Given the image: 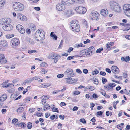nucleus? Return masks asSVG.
<instances>
[{"instance_id":"obj_1","label":"nucleus","mask_w":130,"mask_h":130,"mask_svg":"<svg viewBox=\"0 0 130 130\" xmlns=\"http://www.w3.org/2000/svg\"><path fill=\"white\" fill-rule=\"evenodd\" d=\"M75 1V0H61V3L58 4L56 5V9L60 11H62L65 9V5H71Z\"/></svg>"},{"instance_id":"obj_2","label":"nucleus","mask_w":130,"mask_h":130,"mask_svg":"<svg viewBox=\"0 0 130 130\" xmlns=\"http://www.w3.org/2000/svg\"><path fill=\"white\" fill-rule=\"evenodd\" d=\"M35 40L37 41L44 39L45 36L43 30L41 29L37 30L35 34Z\"/></svg>"},{"instance_id":"obj_3","label":"nucleus","mask_w":130,"mask_h":130,"mask_svg":"<svg viewBox=\"0 0 130 130\" xmlns=\"http://www.w3.org/2000/svg\"><path fill=\"white\" fill-rule=\"evenodd\" d=\"M110 7L112 10L115 12H120L121 9L119 4L114 1H111L110 3Z\"/></svg>"},{"instance_id":"obj_4","label":"nucleus","mask_w":130,"mask_h":130,"mask_svg":"<svg viewBox=\"0 0 130 130\" xmlns=\"http://www.w3.org/2000/svg\"><path fill=\"white\" fill-rule=\"evenodd\" d=\"M78 22L77 20H74L71 22V27L73 31L75 30L77 32L78 31H79L80 27L79 25L77 24Z\"/></svg>"},{"instance_id":"obj_5","label":"nucleus","mask_w":130,"mask_h":130,"mask_svg":"<svg viewBox=\"0 0 130 130\" xmlns=\"http://www.w3.org/2000/svg\"><path fill=\"white\" fill-rule=\"evenodd\" d=\"M13 7L14 9L16 11H21L24 9L23 5L19 2H16L13 5Z\"/></svg>"},{"instance_id":"obj_6","label":"nucleus","mask_w":130,"mask_h":130,"mask_svg":"<svg viewBox=\"0 0 130 130\" xmlns=\"http://www.w3.org/2000/svg\"><path fill=\"white\" fill-rule=\"evenodd\" d=\"M123 9L125 14L127 16L130 17V4H124Z\"/></svg>"},{"instance_id":"obj_7","label":"nucleus","mask_w":130,"mask_h":130,"mask_svg":"<svg viewBox=\"0 0 130 130\" xmlns=\"http://www.w3.org/2000/svg\"><path fill=\"white\" fill-rule=\"evenodd\" d=\"M65 75L68 76L74 77L75 75L73 73V71L72 69L70 68H68L64 72Z\"/></svg>"},{"instance_id":"obj_8","label":"nucleus","mask_w":130,"mask_h":130,"mask_svg":"<svg viewBox=\"0 0 130 130\" xmlns=\"http://www.w3.org/2000/svg\"><path fill=\"white\" fill-rule=\"evenodd\" d=\"M78 13L80 14H83L87 10L85 8L82 6L77 7L75 9Z\"/></svg>"},{"instance_id":"obj_9","label":"nucleus","mask_w":130,"mask_h":130,"mask_svg":"<svg viewBox=\"0 0 130 130\" xmlns=\"http://www.w3.org/2000/svg\"><path fill=\"white\" fill-rule=\"evenodd\" d=\"M99 14L96 11L92 12L90 15V19L93 20H97L99 19Z\"/></svg>"},{"instance_id":"obj_10","label":"nucleus","mask_w":130,"mask_h":130,"mask_svg":"<svg viewBox=\"0 0 130 130\" xmlns=\"http://www.w3.org/2000/svg\"><path fill=\"white\" fill-rule=\"evenodd\" d=\"M20 43L19 40L17 38H13L11 41V44L13 47L18 46Z\"/></svg>"},{"instance_id":"obj_11","label":"nucleus","mask_w":130,"mask_h":130,"mask_svg":"<svg viewBox=\"0 0 130 130\" xmlns=\"http://www.w3.org/2000/svg\"><path fill=\"white\" fill-rule=\"evenodd\" d=\"M80 54L85 57H89L91 56L90 53L87 52V49L83 50L80 51Z\"/></svg>"},{"instance_id":"obj_12","label":"nucleus","mask_w":130,"mask_h":130,"mask_svg":"<svg viewBox=\"0 0 130 130\" xmlns=\"http://www.w3.org/2000/svg\"><path fill=\"white\" fill-rule=\"evenodd\" d=\"M16 28L21 33L23 34L25 32V30L24 28L21 25H17L16 26Z\"/></svg>"},{"instance_id":"obj_13","label":"nucleus","mask_w":130,"mask_h":130,"mask_svg":"<svg viewBox=\"0 0 130 130\" xmlns=\"http://www.w3.org/2000/svg\"><path fill=\"white\" fill-rule=\"evenodd\" d=\"M2 28L5 31H9L12 29L13 27L11 25L8 24L3 26Z\"/></svg>"},{"instance_id":"obj_14","label":"nucleus","mask_w":130,"mask_h":130,"mask_svg":"<svg viewBox=\"0 0 130 130\" xmlns=\"http://www.w3.org/2000/svg\"><path fill=\"white\" fill-rule=\"evenodd\" d=\"M116 85V84L115 83H110L109 85L104 86V88H106L107 91L110 90L111 89L113 88Z\"/></svg>"},{"instance_id":"obj_15","label":"nucleus","mask_w":130,"mask_h":130,"mask_svg":"<svg viewBox=\"0 0 130 130\" xmlns=\"http://www.w3.org/2000/svg\"><path fill=\"white\" fill-rule=\"evenodd\" d=\"M61 57L60 55L57 54H52V59L54 60V62L55 63L57 62L58 59V58Z\"/></svg>"},{"instance_id":"obj_16","label":"nucleus","mask_w":130,"mask_h":130,"mask_svg":"<svg viewBox=\"0 0 130 130\" xmlns=\"http://www.w3.org/2000/svg\"><path fill=\"white\" fill-rule=\"evenodd\" d=\"M111 69L112 72L115 74H117L119 72V69L117 66H112Z\"/></svg>"},{"instance_id":"obj_17","label":"nucleus","mask_w":130,"mask_h":130,"mask_svg":"<svg viewBox=\"0 0 130 130\" xmlns=\"http://www.w3.org/2000/svg\"><path fill=\"white\" fill-rule=\"evenodd\" d=\"M74 14L73 11L71 10H67L64 12V14L67 17H70Z\"/></svg>"},{"instance_id":"obj_18","label":"nucleus","mask_w":130,"mask_h":130,"mask_svg":"<svg viewBox=\"0 0 130 130\" xmlns=\"http://www.w3.org/2000/svg\"><path fill=\"white\" fill-rule=\"evenodd\" d=\"M7 62L4 54H0V63L5 64Z\"/></svg>"},{"instance_id":"obj_19","label":"nucleus","mask_w":130,"mask_h":130,"mask_svg":"<svg viewBox=\"0 0 130 130\" xmlns=\"http://www.w3.org/2000/svg\"><path fill=\"white\" fill-rule=\"evenodd\" d=\"M0 45L2 47H6L8 46V42L5 40H3L0 41Z\"/></svg>"},{"instance_id":"obj_20","label":"nucleus","mask_w":130,"mask_h":130,"mask_svg":"<svg viewBox=\"0 0 130 130\" xmlns=\"http://www.w3.org/2000/svg\"><path fill=\"white\" fill-rule=\"evenodd\" d=\"M18 18L20 20L23 21H25L27 20L26 17L21 14L19 13L18 14Z\"/></svg>"},{"instance_id":"obj_21","label":"nucleus","mask_w":130,"mask_h":130,"mask_svg":"<svg viewBox=\"0 0 130 130\" xmlns=\"http://www.w3.org/2000/svg\"><path fill=\"white\" fill-rule=\"evenodd\" d=\"M87 51L88 53H90L91 56L92 55V53L95 51V48L93 46H91L89 48L87 49Z\"/></svg>"},{"instance_id":"obj_22","label":"nucleus","mask_w":130,"mask_h":130,"mask_svg":"<svg viewBox=\"0 0 130 130\" xmlns=\"http://www.w3.org/2000/svg\"><path fill=\"white\" fill-rule=\"evenodd\" d=\"M108 13L107 10L106 9H102L100 12L101 14L103 16H106L108 14Z\"/></svg>"},{"instance_id":"obj_23","label":"nucleus","mask_w":130,"mask_h":130,"mask_svg":"<svg viewBox=\"0 0 130 130\" xmlns=\"http://www.w3.org/2000/svg\"><path fill=\"white\" fill-rule=\"evenodd\" d=\"M8 20H9V19L8 18H2L1 19V23L2 24H7L8 23Z\"/></svg>"},{"instance_id":"obj_24","label":"nucleus","mask_w":130,"mask_h":130,"mask_svg":"<svg viewBox=\"0 0 130 130\" xmlns=\"http://www.w3.org/2000/svg\"><path fill=\"white\" fill-rule=\"evenodd\" d=\"M32 81V78H30L25 80L24 82L22 83V85H25L26 83H30Z\"/></svg>"},{"instance_id":"obj_25","label":"nucleus","mask_w":130,"mask_h":130,"mask_svg":"<svg viewBox=\"0 0 130 130\" xmlns=\"http://www.w3.org/2000/svg\"><path fill=\"white\" fill-rule=\"evenodd\" d=\"M84 45H83L82 43H80V44H79L78 43H77L75 44L74 46V47L75 48H78L80 47H84Z\"/></svg>"},{"instance_id":"obj_26","label":"nucleus","mask_w":130,"mask_h":130,"mask_svg":"<svg viewBox=\"0 0 130 130\" xmlns=\"http://www.w3.org/2000/svg\"><path fill=\"white\" fill-rule=\"evenodd\" d=\"M121 60L122 61H125L126 62L130 60V57L128 56L125 57H122L121 58Z\"/></svg>"},{"instance_id":"obj_27","label":"nucleus","mask_w":130,"mask_h":130,"mask_svg":"<svg viewBox=\"0 0 130 130\" xmlns=\"http://www.w3.org/2000/svg\"><path fill=\"white\" fill-rule=\"evenodd\" d=\"M7 98V95L5 94H4L1 96V97L0 98V100L1 101H3L5 100Z\"/></svg>"},{"instance_id":"obj_28","label":"nucleus","mask_w":130,"mask_h":130,"mask_svg":"<svg viewBox=\"0 0 130 130\" xmlns=\"http://www.w3.org/2000/svg\"><path fill=\"white\" fill-rule=\"evenodd\" d=\"M50 108V106L49 104L47 103L44 106L43 110L44 111H45L49 109Z\"/></svg>"},{"instance_id":"obj_29","label":"nucleus","mask_w":130,"mask_h":130,"mask_svg":"<svg viewBox=\"0 0 130 130\" xmlns=\"http://www.w3.org/2000/svg\"><path fill=\"white\" fill-rule=\"evenodd\" d=\"M24 110V108L22 107H20L17 110V111L19 113L23 112Z\"/></svg>"},{"instance_id":"obj_30","label":"nucleus","mask_w":130,"mask_h":130,"mask_svg":"<svg viewBox=\"0 0 130 130\" xmlns=\"http://www.w3.org/2000/svg\"><path fill=\"white\" fill-rule=\"evenodd\" d=\"M66 82L67 83H71L72 82V78L71 77H68L66 78Z\"/></svg>"},{"instance_id":"obj_31","label":"nucleus","mask_w":130,"mask_h":130,"mask_svg":"<svg viewBox=\"0 0 130 130\" xmlns=\"http://www.w3.org/2000/svg\"><path fill=\"white\" fill-rule=\"evenodd\" d=\"M50 84L48 85V84H42L41 85L40 87L41 88H46V87H48V86H50Z\"/></svg>"},{"instance_id":"obj_32","label":"nucleus","mask_w":130,"mask_h":130,"mask_svg":"<svg viewBox=\"0 0 130 130\" xmlns=\"http://www.w3.org/2000/svg\"><path fill=\"white\" fill-rule=\"evenodd\" d=\"M86 88L88 89L89 90L92 91L94 90L95 88L93 86H88L86 87Z\"/></svg>"},{"instance_id":"obj_33","label":"nucleus","mask_w":130,"mask_h":130,"mask_svg":"<svg viewBox=\"0 0 130 130\" xmlns=\"http://www.w3.org/2000/svg\"><path fill=\"white\" fill-rule=\"evenodd\" d=\"M29 28L31 30H35L36 29V27L34 24H31Z\"/></svg>"},{"instance_id":"obj_34","label":"nucleus","mask_w":130,"mask_h":130,"mask_svg":"<svg viewBox=\"0 0 130 130\" xmlns=\"http://www.w3.org/2000/svg\"><path fill=\"white\" fill-rule=\"evenodd\" d=\"M76 3L81 4L84 3V0H76Z\"/></svg>"},{"instance_id":"obj_35","label":"nucleus","mask_w":130,"mask_h":130,"mask_svg":"<svg viewBox=\"0 0 130 130\" xmlns=\"http://www.w3.org/2000/svg\"><path fill=\"white\" fill-rule=\"evenodd\" d=\"M27 127L28 129H31L32 127V123L30 122L28 123Z\"/></svg>"},{"instance_id":"obj_36","label":"nucleus","mask_w":130,"mask_h":130,"mask_svg":"<svg viewBox=\"0 0 130 130\" xmlns=\"http://www.w3.org/2000/svg\"><path fill=\"white\" fill-rule=\"evenodd\" d=\"M17 95L16 94H14L11 95V98L12 99H13L17 97Z\"/></svg>"},{"instance_id":"obj_37","label":"nucleus","mask_w":130,"mask_h":130,"mask_svg":"<svg viewBox=\"0 0 130 130\" xmlns=\"http://www.w3.org/2000/svg\"><path fill=\"white\" fill-rule=\"evenodd\" d=\"M99 72V71L97 70L96 69L95 71H93L92 72V74L93 75L96 74L98 73Z\"/></svg>"},{"instance_id":"obj_38","label":"nucleus","mask_w":130,"mask_h":130,"mask_svg":"<svg viewBox=\"0 0 130 130\" xmlns=\"http://www.w3.org/2000/svg\"><path fill=\"white\" fill-rule=\"evenodd\" d=\"M19 127L23 128L25 126V125H26V124L25 123L22 122L20 123H19Z\"/></svg>"},{"instance_id":"obj_39","label":"nucleus","mask_w":130,"mask_h":130,"mask_svg":"<svg viewBox=\"0 0 130 130\" xmlns=\"http://www.w3.org/2000/svg\"><path fill=\"white\" fill-rule=\"evenodd\" d=\"M14 34L12 35H6V37L8 39L14 36Z\"/></svg>"},{"instance_id":"obj_40","label":"nucleus","mask_w":130,"mask_h":130,"mask_svg":"<svg viewBox=\"0 0 130 130\" xmlns=\"http://www.w3.org/2000/svg\"><path fill=\"white\" fill-rule=\"evenodd\" d=\"M5 3L4 1L3 0H0V7L3 6Z\"/></svg>"},{"instance_id":"obj_41","label":"nucleus","mask_w":130,"mask_h":130,"mask_svg":"<svg viewBox=\"0 0 130 130\" xmlns=\"http://www.w3.org/2000/svg\"><path fill=\"white\" fill-rule=\"evenodd\" d=\"M52 109V111L53 112H56L57 113H59V111L58 110V108H55L54 107H53Z\"/></svg>"},{"instance_id":"obj_42","label":"nucleus","mask_w":130,"mask_h":130,"mask_svg":"<svg viewBox=\"0 0 130 130\" xmlns=\"http://www.w3.org/2000/svg\"><path fill=\"white\" fill-rule=\"evenodd\" d=\"M103 48H100L97 50L96 52V53H100L102 51H103Z\"/></svg>"},{"instance_id":"obj_43","label":"nucleus","mask_w":130,"mask_h":130,"mask_svg":"<svg viewBox=\"0 0 130 130\" xmlns=\"http://www.w3.org/2000/svg\"><path fill=\"white\" fill-rule=\"evenodd\" d=\"M37 52L36 50H29L28 51V52L29 54H31L32 53H35Z\"/></svg>"},{"instance_id":"obj_44","label":"nucleus","mask_w":130,"mask_h":130,"mask_svg":"<svg viewBox=\"0 0 130 130\" xmlns=\"http://www.w3.org/2000/svg\"><path fill=\"white\" fill-rule=\"evenodd\" d=\"M102 81L103 84H105L107 81V79L104 77H102Z\"/></svg>"},{"instance_id":"obj_45","label":"nucleus","mask_w":130,"mask_h":130,"mask_svg":"<svg viewBox=\"0 0 130 130\" xmlns=\"http://www.w3.org/2000/svg\"><path fill=\"white\" fill-rule=\"evenodd\" d=\"M11 85H12V87L14 86V85H13L11 83H9L7 85H5V86H4V87H8L10 86Z\"/></svg>"},{"instance_id":"obj_46","label":"nucleus","mask_w":130,"mask_h":130,"mask_svg":"<svg viewBox=\"0 0 130 130\" xmlns=\"http://www.w3.org/2000/svg\"><path fill=\"white\" fill-rule=\"evenodd\" d=\"M31 78L32 81L33 80L38 79L40 78L38 76H35Z\"/></svg>"},{"instance_id":"obj_47","label":"nucleus","mask_w":130,"mask_h":130,"mask_svg":"<svg viewBox=\"0 0 130 130\" xmlns=\"http://www.w3.org/2000/svg\"><path fill=\"white\" fill-rule=\"evenodd\" d=\"M64 76V75L62 74H58L57 75V77L59 78H61L63 77Z\"/></svg>"},{"instance_id":"obj_48","label":"nucleus","mask_w":130,"mask_h":130,"mask_svg":"<svg viewBox=\"0 0 130 130\" xmlns=\"http://www.w3.org/2000/svg\"><path fill=\"white\" fill-rule=\"evenodd\" d=\"M46 99L43 98L42 100V103L43 104H44L46 102V101L45 100Z\"/></svg>"},{"instance_id":"obj_49","label":"nucleus","mask_w":130,"mask_h":130,"mask_svg":"<svg viewBox=\"0 0 130 130\" xmlns=\"http://www.w3.org/2000/svg\"><path fill=\"white\" fill-rule=\"evenodd\" d=\"M80 121L83 123L85 124L86 123L85 120L84 119H81L80 120Z\"/></svg>"},{"instance_id":"obj_50","label":"nucleus","mask_w":130,"mask_h":130,"mask_svg":"<svg viewBox=\"0 0 130 130\" xmlns=\"http://www.w3.org/2000/svg\"><path fill=\"white\" fill-rule=\"evenodd\" d=\"M35 110V108H30L29 110V111L31 113L32 112H34Z\"/></svg>"},{"instance_id":"obj_51","label":"nucleus","mask_w":130,"mask_h":130,"mask_svg":"<svg viewBox=\"0 0 130 130\" xmlns=\"http://www.w3.org/2000/svg\"><path fill=\"white\" fill-rule=\"evenodd\" d=\"M18 121V119L14 118L12 120V123H15Z\"/></svg>"},{"instance_id":"obj_52","label":"nucleus","mask_w":130,"mask_h":130,"mask_svg":"<svg viewBox=\"0 0 130 130\" xmlns=\"http://www.w3.org/2000/svg\"><path fill=\"white\" fill-rule=\"evenodd\" d=\"M100 74L102 76H105L106 75V73L104 72L101 71L100 72Z\"/></svg>"},{"instance_id":"obj_53","label":"nucleus","mask_w":130,"mask_h":130,"mask_svg":"<svg viewBox=\"0 0 130 130\" xmlns=\"http://www.w3.org/2000/svg\"><path fill=\"white\" fill-rule=\"evenodd\" d=\"M31 98H32L31 97H27L26 98L25 101L26 102H27V101H30V100L31 99Z\"/></svg>"},{"instance_id":"obj_54","label":"nucleus","mask_w":130,"mask_h":130,"mask_svg":"<svg viewBox=\"0 0 130 130\" xmlns=\"http://www.w3.org/2000/svg\"><path fill=\"white\" fill-rule=\"evenodd\" d=\"M83 72L84 73L87 74L88 73V71L87 69H84L83 70Z\"/></svg>"},{"instance_id":"obj_55","label":"nucleus","mask_w":130,"mask_h":130,"mask_svg":"<svg viewBox=\"0 0 130 130\" xmlns=\"http://www.w3.org/2000/svg\"><path fill=\"white\" fill-rule=\"evenodd\" d=\"M106 71L109 73H111V71L108 68H106L105 69Z\"/></svg>"},{"instance_id":"obj_56","label":"nucleus","mask_w":130,"mask_h":130,"mask_svg":"<svg viewBox=\"0 0 130 130\" xmlns=\"http://www.w3.org/2000/svg\"><path fill=\"white\" fill-rule=\"evenodd\" d=\"M95 104L93 103H90V107L92 109L94 107Z\"/></svg>"},{"instance_id":"obj_57","label":"nucleus","mask_w":130,"mask_h":130,"mask_svg":"<svg viewBox=\"0 0 130 130\" xmlns=\"http://www.w3.org/2000/svg\"><path fill=\"white\" fill-rule=\"evenodd\" d=\"M47 71L45 70L44 69H42L41 71L40 72L41 73L45 74L47 72Z\"/></svg>"},{"instance_id":"obj_58","label":"nucleus","mask_w":130,"mask_h":130,"mask_svg":"<svg viewBox=\"0 0 130 130\" xmlns=\"http://www.w3.org/2000/svg\"><path fill=\"white\" fill-rule=\"evenodd\" d=\"M76 71L77 73L79 74H81L82 73V72L81 70L79 69H77L76 70Z\"/></svg>"},{"instance_id":"obj_59","label":"nucleus","mask_w":130,"mask_h":130,"mask_svg":"<svg viewBox=\"0 0 130 130\" xmlns=\"http://www.w3.org/2000/svg\"><path fill=\"white\" fill-rule=\"evenodd\" d=\"M78 109V108L77 107L75 106L73 108L72 110L73 111H76Z\"/></svg>"},{"instance_id":"obj_60","label":"nucleus","mask_w":130,"mask_h":130,"mask_svg":"<svg viewBox=\"0 0 130 130\" xmlns=\"http://www.w3.org/2000/svg\"><path fill=\"white\" fill-rule=\"evenodd\" d=\"M34 9L38 11H39L40 10V7H35L34 8Z\"/></svg>"},{"instance_id":"obj_61","label":"nucleus","mask_w":130,"mask_h":130,"mask_svg":"<svg viewBox=\"0 0 130 130\" xmlns=\"http://www.w3.org/2000/svg\"><path fill=\"white\" fill-rule=\"evenodd\" d=\"M74 57V56H70L68 57L67 58L68 60H71L72 59H73Z\"/></svg>"},{"instance_id":"obj_62","label":"nucleus","mask_w":130,"mask_h":130,"mask_svg":"<svg viewBox=\"0 0 130 130\" xmlns=\"http://www.w3.org/2000/svg\"><path fill=\"white\" fill-rule=\"evenodd\" d=\"M90 42V41L89 39H87L86 41L84 42V43L85 44H86L88 43H89Z\"/></svg>"},{"instance_id":"obj_63","label":"nucleus","mask_w":130,"mask_h":130,"mask_svg":"<svg viewBox=\"0 0 130 130\" xmlns=\"http://www.w3.org/2000/svg\"><path fill=\"white\" fill-rule=\"evenodd\" d=\"M80 93V92L79 91H75L74 92V94L75 95H78Z\"/></svg>"},{"instance_id":"obj_64","label":"nucleus","mask_w":130,"mask_h":130,"mask_svg":"<svg viewBox=\"0 0 130 130\" xmlns=\"http://www.w3.org/2000/svg\"><path fill=\"white\" fill-rule=\"evenodd\" d=\"M95 118V117H93L92 119H91L90 121L92 122H95L96 121Z\"/></svg>"}]
</instances>
